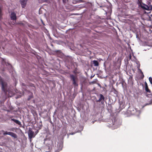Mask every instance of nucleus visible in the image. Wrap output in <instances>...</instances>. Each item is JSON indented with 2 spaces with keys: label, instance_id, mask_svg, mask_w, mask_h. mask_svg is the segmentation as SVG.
<instances>
[{
  "label": "nucleus",
  "instance_id": "obj_1",
  "mask_svg": "<svg viewBox=\"0 0 152 152\" xmlns=\"http://www.w3.org/2000/svg\"><path fill=\"white\" fill-rule=\"evenodd\" d=\"M71 79L72 81V84L75 87L78 86V79L77 76H74L73 75H70Z\"/></svg>",
  "mask_w": 152,
  "mask_h": 152
},
{
  "label": "nucleus",
  "instance_id": "obj_2",
  "mask_svg": "<svg viewBox=\"0 0 152 152\" xmlns=\"http://www.w3.org/2000/svg\"><path fill=\"white\" fill-rule=\"evenodd\" d=\"M4 135H6L8 134L10 135L12 137L14 138L15 139H17L18 138V136L17 135L12 132H4V133H3Z\"/></svg>",
  "mask_w": 152,
  "mask_h": 152
},
{
  "label": "nucleus",
  "instance_id": "obj_3",
  "mask_svg": "<svg viewBox=\"0 0 152 152\" xmlns=\"http://www.w3.org/2000/svg\"><path fill=\"white\" fill-rule=\"evenodd\" d=\"M34 132L31 130H29L28 131V134L29 138L30 139V141L31 142V139L35 137V135H34Z\"/></svg>",
  "mask_w": 152,
  "mask_h": 152
},
{
  "label": "nucleus",
  "instance_id": "obj_4",
  "mask_svg": "<svg viewBox=\"0 0 152 152\" xmlns=\"http://www.w3.org/2000/svg\"><path fill=\"white\" fill-rule=\"evenodd\" d=\"M141 8L143 9L146 10H152V6L151 5L148 6L145 5L144 6L141 5Z\"/></svg>",
  "mask_w": 152,
  "mask_h": 152
},
{
  "label": "nucleus",
  "instance_id": "obj_5",
  "mask_svg": "<svg viewBox=\"0 0 152 152\" xmlns=\"http://www.w3.org/2000/svg\"><path fill=\"white\" fill-rule=\"evenodd\" d=\"M9 118V119L10 118L11 119V121H13L15 123H16L17 124L20 125H21V123L20 121H19L15 119L14 118H12L13 117V116L12 115H8V116Z\"/></svg>",
  "mask_w": 152,
  "mask_h": 152
},
{
  "label": "nucleus",
  "instance_id": "obj_6",
  "mask_svg": "<svg viewBox=\"0 0 152 152\" xmlns=\"http://www.w3.org/2000/svg\"><path fill=\"white\" fill-rule=\"evenodd\" d=\"M100 98L97 101V102H101V104H104V97L103 95L101 94H99Z\"/></svg>",
  "mask_w": 152,
  "mask_h": 152
},
{
  "label": "nucleus",
  "instance_id": "obj_7",
  "mask_svg": "<svg viewBox=\"0 0 152 152\" xmlns=\"http://www.w3.org/2000/svg\"><path fill=\"white\" fill-rule=\"evenodd\" d=\"M28 0H20V2L22 8H24L26 5Z\"/></svg>",
  "mask_w": 152,
  "mask_h": 152
},
{
  "label": "nucleus",
  "instance_id": "obj_8",
  "mask_svg": "<svg viewBox=\"0 0 152 152\" xmlns=\"http://www.w3.org/2000/svg\"><path fill=\"white\" fill-rule=\"evenodd\" d=\"M10 16L11 20H15L16 19V15L14 12H12Z\"/></svg>",
  "mask_w": 152,
  "mask_h": 152
},
{
  "label": "nucleus",
  "instance_id": "obj_9",
  "mask_svg": "<svg viewBox=\"0 0 152 152\" xmlns=\"http://www.w3.org/2000/svg\"><path fill=\"white\" fill-rule=\"evenodd\" d=\"M145 90L146 91L147 93H151V90L149 89L147 83L146 82H145Z\"/></svg>",
  "mask_w": 152,
  "mask_h": 152
},
{
  "label": "nucleus",
  "instance_id": "obj_10",
  "mask_svg": "<svg viewBox=\"0 0 152 152\" xmlns=\"http://www.w3.org/2000/svg\"><path fill=\"white\" fill-rule=\"evenodd\" d=\"M93 63L94 64V66H98L99 65V63L98 61L96 60H94L93 61Z\"/></svg>",
  "mask_w": 152,
  "mask_h": 152
},
{
  "label": "nucleus",
  "instance_id": "obj_11",
  "mask_svg": "<svg viewBox=\"0 0 152 152\" xmlns=\"http://www.w3.org/2000/svg\"><path fill=\"white\" fill-rule=\"evenodd\" d=\"M31 94L29 95L28 98V100H30L31 99L33 98V93L31 92Z\"/></svg>",
  "mask_w": 152,
  "mask_h": 152
},
{
  "label": "nucleus",
  "instance_id": "obj_12",
  "mask_svg": "<svg viewBox=\"0 0 152 152\" xmlns=\"http://www.w3.org/2000/svg\"><path fill=\"white\" fill-rule=\"evenodd\" d=\"M47 0H39V1L40 3H43L47 1Z\"/></svg>",
  "mask_w": 152,
  "mask_h": 152
},
{
  "label": "nucleus",
  "instance_id": "obj_13",
  "mask_svg": "<svg viewBox=\"0 0 152 152\" xmlns=\"http://www.w3.org/2000/svg\"><path fill=\"white\" fill-rule=\"evenodd\" d=\"M97 81V80H96V79L95 80H93V81H91V83L92 84H95L96 83Z\"/></svg>",
  "mask_w": 152,
  "mask_h": 152
},
{
  "label": "nucleus",
  "instance_id": "obj_14",
  "mask_svg": "<svg viewBox=\"0 0 152 152\" xmlns=\"http://www.w3.org/2000/svg\"><path fill=\"white\" fill-rule=\"evenodd\" d=\"M149 80L150 83L152 85V78L151 77H149Z\"/></svg>",
  "mask_w": 152,
  "mask_h": 152
},
{
  "label": "nucleus",
  "instance_id": "obj_15",
  "mask_svg": "<svg viewBox=\"0 0 152 152\" xmlns=\"http://www.w3.org/2000/svg\"><path fill=\"white\" fill-rule=\"evenodd\" d=\"M146 96L147 97H151L152 95L151 94H146Z\"/></svg>",
  "mask_w": 152,
  "mask_h": 152
},
{
  "label": "nucleus",
  "instance_id": "obj_16",
  "mask_svg": "<svg viewBox=\"0 0 152 152\" xmlns=\"http://www.w3.org/2000/svg\"><path fill=\"white\" fill-rule=\"evenodd\" d=\"M2 15L1 9V7H0V16H1Z\"/></svg>",
  "mask_w": 152,
  "mask_h": 152
},
{
  "label": "nucleus",
  "instance_id": "obj_17",
  "mask_svg": "<svg viewBox=\"0 0 152 152\" xmlns=\"http://www.w3.org/2000/svg\"><path fill=\"white\" fill-rule=\"evenodd\" d=\"M63 1V3L64 4L65 3H66V1H67V0H62Z\"/></svg>",
  "mask_w": 152,
  "mask_h": 152
},
{
  "label": "nucleus",
  "instance_id": "obj_18",
  "mask_svg": "<svg viewBox=\"0 0 152 152\" xmlns=\"http://www.w3.org/2000/svg\"><path fill=\"white\" fill-rule=\"evenodd\" d=\"M139 70L140 71V73L142 74H143V72H142V71H141V70L139 69Z\"/></svg>",
  "mask_w": 152,
  "mask_h": 152
},
{
  "label": "nucleus",
  "instance_id": "obj_19",
  "mask_svg": "<svg viewBox=\"0 0 152 152\" xmlns=\"http://www.w3.org/2000/svg\"><path fill=\"white\" fill-rule=\"evenodd\" d=\"M142 76H141V78H143L144 77V75H143V74H142Z\"/></svg>",
  "mask_w": 152,
  "mask_h": 152
},
{
  "label": "nucleus",
  "instance_id": "obj_20",
  "mask_svg": "<svg viewBox=\"0 0 152 152\" xmlns=\"http://www.w3.org/2000/svg\"><path fill=\"white\" fill-rule=\"evenodd\" d=\"M94 76H91V78H92V77H93Z\"/></svg>",
  "mask_w": 152,
  "mask_h": 152
},
{
  "label": "nucleus",
  "instance_id": "obj_21",
  "mask_svg": "<svg viewBox=\"0 0 152 152\" xmlns=\"http://www.w3.org/2000/svg\"><path fill=\"white\" fill-rule=\"evenodd\" d=\"M151 17H152V15H151Z\"/></svg>",
  "mask_w": 152,
  "mask_h": 152
},
{
  "label": "nucleus",
  "instance_id": "obj_22",
  "mask_svg": "<svg viewBox=\"0 0 152 152\" xmlns=\"http://www.w3.org/2000/svg\"><path fill=\"white\" fill-rule=\"evenodd\" d=\"M7 112H10L9 110H7Z\"/></svg>",
  "mask_w": 152,
  "mask_h": 152
}]
</instances>
